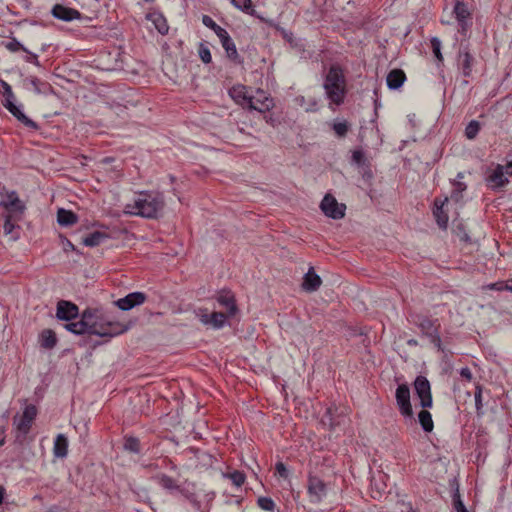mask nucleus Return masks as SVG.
<instances>
[{
    "label": "nucleus",
    "mask_w": 512,
    "mask_h": 512,
    "mask_svg": "<svg viewBox=\"0 0 512 512\" xmlns=\"http://www.w3.org/2000/svg\"><path fill=\"white\" fill-rule=\"evenodd\" d=\"M321 282L319 275L314 272L313 268H310L304 276L302 287L305 291L313 292L320 287Z\"/></svg>",
    "instance_id": "obj_23"
},
{
    "label": "nucleus",
    "mask_w": 512,
    "mask_h": 512,
    "mask_svg": "<svg viewBox=\"0 0 512 512\" xmlns=\"http://www.w3.org/2000/svg\"><path fill=\"white\" fill-rule=\"evenodd\" d=\"M25 52L28 54V56H27V58H26V61H27V62H31V63L38 64V57H37V55H36V54L31 53V52H29L28 50H27V51H25Z\"/></svg>",
    "instance_id": "obj_54"
},
{
    "label": "nucleus",
    "mask_w": 512,
    "mask_h": 512,
    "mask_svg": "<svg viewBox=\"0 0 512 512\" xmlns=\"http://www.w3.org/2000/svg\"><path fill=\"white\" fill-rule=\"evenodd\" d=\"M78 313V307L69 301L61 300L57 304L56 315L60 320L73 322L72 320L77 318Z\"/></svg>",
    "instance_id": "obj_18"
},
{
    "label": "nucleus",
    "mask_w": 512,
    "mask_h": 512,
    "mask_svg": "<svg viewBox=\"0 0 512 512\" xmlns=\"http://www.w3.org/2000/svg\"><path fill=\"white\" fill-rule=\"evenodd\" d=\"M247 108L265 113L274 106L273 99L263 90L258 89L254 95H250Z\"/></svg>",
    "instance_id": "obj_13"
},
{
    "label": "nucleus",
    "mask_w": 512,
    "mask_h": 512,
    "mask_svg": "<svg viewBox=\"0 0 512 512\" xmlns=\"http://www.w3.org/2000/svg\"><path fill=\"white\" fill-rule=\"evenodd\" d=\"M332 129L339 138L345 137L350 129V125L346 120H335L332 123Z\"/></svg>",
    "instance_id": "obj_34"
},
{
    "label": "nucleus",
    "mask_w": 512,
    "mask_h": 512,
    "mask_svg": "<svg viewBox=\"0 0 512 512\" xmlns=\"http://www.w3.org/2000/svg\"><path fill=\"white\" fill-rule=\"evenodd\" d=\"M229 478L231 479L232 483L237 487L243 485L246 479L245 474L240 471H234L230 473Z\"/></svg>",
    "instance_id": "obj_45"
},
{
    "label": "nucleus",
    "mask_w": 512,
    "mask_h": 512,
    "mask_svg": "<svg viewBox=\"0 0 512 512\" xmlns=\"http://www.w3.org/2000/svg\"><path fill=\"white\" fill-rule=\"evenodd\" d=\"M202 22L206 27L211 28L219 39L221 38L222 33L224 35L228 33L224 28L216 24V22L210 16L204 15Z\"/></svg>",
    "instance_id": "obj_35"
},
{
    "label": "nucleus",
    "mask_w": 512,
    "mask_h": 512,
    "mask_svg": "<svg viewBox=\"0 0 512 512\" xmlns=\"http://www.w3.org/2000/svg\"><path fill=\"white\" fill-rule=\"evenodd\" d=\"M414 389L420 400V405L423 408L432 407L431 386L427 378L421 375L417 376L414 381Z\"/></svg>",
    "instance_id": "obj_12"
},
{
    "label": "nucleus",
    "mask_w": 512,
    "mask_h": 512,
    "mask_svg": "<svg viewBox=\"0 0 512 512\" xmlns=\"http://www.w3.org/2000/svg\"><path fill=\"white\" fill-rule=\"evenodd\" d=\"M146 295L142 292H132L123 298L118 299L115 304L123 311H128L135 306L141 305L145 302Z\"/></svg>",
    "instance_id": "obj_17"
},
{
    "label": "nucleus",
    "mask_w": 512,
    "mask_h": 512,
    "mask_svg": "<svg viewBox=\"0 0 512 512\" xmlns=\"http://www.w3.org/2000/svg\"><path fill=\"white\" fill-rule=\"evenodd\" d=\"M475 408L478 416H481L484 414L483 412V402H482V388L480 386L476 387L475 393Z\"/></svg>",
    "instance_id": "obj_40"
},
{
    "label": "nucleus",
    "mask_w": 512,
    "mask_h": 512,
    "mask_svg": "<svg viewBox=\"0 0 512 512\" xmlns=\"http://www.w3.org/2000/svg\"><path fill=\"white\" fill-rule=\"evenodd\" d=\"M430 42H431V48H432L434 56L436 57V59L438 60L439 63H442L443 55L441 52L442 43H441L440 39L437 37H432Z\"/></svg>",
    "instance_id": "obj_36"
},
{
    "label": "nucleus",
    "mask_w": 512,
    "mask_h": 512,
    "mask_svg": "<svg viewBox=\"0 0 512 512\" xmlns=\"http://www.w3.org/2000/svg\"><path fill=\"white\" fill-rule=\"evenodd\" d=\"M408 344H409V345H417V341H416V340L411 339V340H409V341H408Z\"/></svg>",
    "instance_id": "obj_59"
},
{
    "label": "nucleus",
    "mask_w": 512,
    "mask_h": 512,
    "mask_svg": "<svg viewBox=\"0 0 512 512\" xmlns=\"http://www.w3.org/2000/svg\"><path fill=\"white\" fill-rule=\"evenodd\" d=\"M464 178V173L459 172L456 178L451 182L452 191L451 198L452 200L458 202L462 199V193L467 189V185L462 181Z\"/></svg>",
    "instance_id": "obj_24"
},
{
    "label": "nucleus",
    "mask_w": 512,
    "mask_h": 512,
    "mask_svg": "<svg viewBox=\"0 0 512 512\" xmlns=\"http://www.w3.org/2000/svg\"><path fill=\"white\" fill-rule=\"evenodd\" d=\"M486 288H488L490 290L503 291V290H505V282L500 281V282L491 283V284L487 285Z\"/></svg>",
    "instance_id": "obj_50"
},
{
    "label": "nucleus",
    "mask_w": 512,
    "mask_h": 512,
    "mask_svg": "<svg viewBox=\"0 0 512 512\" xmlns=\"http://www.w3.org/2000/svg\"><path fill=\"white\" fill-rule=\"evenodd\" d=\"M164 197L158 192H140L124 206V212L143 218H157L164 208Z\"/></svg>",
    "instance_id": "obj_2"
},
{
    "label": "nucleus",
    "mask_w": 512,
    "mask_h": 512,
    "mask_svg": "<svg viewBox=\"0 0 512 512\" xmlns=\"http://www.w3.org/2000/svg\"><path fill=\"white\" fill-rule=\"evenodd\" d=\"M351 160H352L353 164H355L359 167L366 165V162H367L364 152L360 149L354 150L352 152Z\"/></svg>",
    "instance_id": "obj_42"
},
{
    "label": "nucleus",
    "mask_w": 512,
    "mask_h": 512,
    "mask_svg": "<svg viewBox=\"0 0 512 512\" xmlns=\"http://www.w3.org/2000/svg\"><path fill=\"white\" fill-rule=\"evenodd\" d=\"M109 236L103 232L95 231L85 238H83L82 243L87 247H96L102 244Z\"/></svg>",
    "instance_id": "obj_29"
},
{
    "label": "nucleus",
    "mask_w": 512,
    "mask_h": 512,
    "mask_svg": "<svg viewBox=\"0 0 512 512\" xmlns=\"http://www.w3.org/2000/svg\"><path fill=\"white\" fill-rule=\"evenodd\" d=\"M219 40L222 44V47L225 49L227 56L232 60H237L238 52H237L236 46H235L233 40L231 39V37L229 36V34L227 33L224 35L222 33L221 38Z\"/></svg>",
    "instance_id": "obj_27"
},
{
    "label": "nucleus",
    "mask_w": 512,
    "mask_h": 512,
    "mask_svg": "<svg viewBox=\"0 0 512 512\" xmlns=\"http://www.w3.org/2000/svg\"><path fill=\"white\" fill-rule=\"evenodd\" d=\"M416 324L420 328L421 332L427 336L435 346L440 348L441 338L439 335L438 321L427 317H419Z\"/></svg>",
    "instance_id": "obj_11"
},
{
    "label": "nucleus",
    "mask_w": 512,
    "mask_h": 512,
    "mask_svg": "<svg viewBox=\"0 0 512 512\" xmlns=\"http://www.w3.org/2000/svg\"><path fill=\"white\" fill-rule=\"evenodd\" d=\"M505 172H506V176L507 175H512V161L509 162L508 164H506L505 166Z\"/></svg>",
    "instance_id": "obj_55"
},
{
    "label": "nucleus",
    "mask_w": 512,
    "mask_h": 512,
    "mask_svg": "<svg viewBox=\"0 0 512 512\" xmlns=\"http://www.w3.org/2000/svg\"><path fill=\"white\" fill-rule=\"evenodd\" d=\"M25 86L35 94H48L52 88L47 82H43L36 77H29L25 80Z\"/></svg>",
    "instance_id": "obj_22"
},
{
    "label": "nucleus",
    "mask_w": 512,
    "mask_h": 512,
    "mask_svg": "<svg viewBox=\"0 0 512 512\" xmlns=\"http://www.w3.org/2000/svg\"><path fill=\"white\" fill-rule=\"evenodd\" d=\"M65 328L73 334H92L100 337H115L125 331L128 327L117 321L115 317L103 309H86L81 319L69 322Z\"/></svg>",
    "instance_id": "obj_1"
},
{
    "label": "nucleus",
    "mask_w": 512,
    "mask_h": 512,
    "mask_svg": "<svg viewBox=\"0 0 512 512\" xmlns=\"http://www.w3.org/2000/svg\"><path fill=\"white\" fill-rule=\"evenodd\" d=\"M448 202V197L444 199L436 198L434 201L433 215L436 219L438 226L442 229H446L448 225V215L444 211V206Z\"/></svg>",
    "instance_id": "obj_19"
},
{
    "label": "nucleus",
    "mask_w": 512,
    "mask_h": 512,
    "mask_svg": "<svg viewBox=\"0 0 512 512\" xmlns=\"http://www.w3.org/2000/svg\"><path fill=\"white\" fill-rule=\"evenodd\" d=\"M68 249L74 250L75 247L69 240H66L65 250H68Z\"/></svg>",
    "instance_id": "obj_57"
},
{
    "label": "nucleus",
    "mask_w": 512,
    "mask_h": 512,
    "mask_svg": "<svg viewBox=\"0 0 512 512\" xmlns=\"http://www.w3.org/2000/svg\"><path fill=\"white\" fill-rule=\"evenodd\" d=\"M37 415V409L34 405H27L21 415H16L13 424L17 431L22 435H26Z\"/></svg>",
    "instance_id": "obj_10"
},
{
    "label": "nucleus",
    "mask_w": 512,
    "mask_h": 512,
    "mask_svg": "<svg viewBox=\"0 0 512 512\" xmlns=\"http://www.w3.org/2000/svg\"><path fill=\"white\" fill-rule=\"evenodd\" d=\"M124 448L133 453L140 452L139 440L135 437H127L124 442Z\"/></svg>",
    "instance_id": "obj_38"
},
{
    "label": "nucleus",
    "mask_w": 512,
    "mask_h": 512,
    "mask_svg": "<svg viewBox=\"0 0 512 512\" xmlns=\"http://www.w3.org/2000/svg\"><path fill=\"white\" fill-rule=\"evenodd\" d=\"M307 492L311 503H320L327 495V485L318 476L309 475Z\"/></svg>",
    "instance_id": "obj_9"
},
{
    "label": "nucleus",
    "mask_w": 512,
    "mask_h": 512,
    "mask_svg": "<svg viewBox=\"0 0 512 512\" xmlns=\"http://www.w3.org/2000/svg\"><path fill=\"white\" fill-rule=\"evenodd\" d=\"M505 167L503 165H497L487 171L486 183L491 189H499L508 183V178Z\"/></svg>",
    "instance_id": "obj_16"
},
{
    "label": "nucleus",
    "mask_w": 512,
    "mask_h": 512,
    "mask_svg": "<svg viewBox=\"0 0 512 512\" xmlns=\"http://www.w3.org/2000/svg\"><path fill=\"white\" fill-rule=\"evenodd\" d=\"M457 25L456 41H459V36L466 39L469 36V31L472 27V12L464 0H455L453 9L450 12V18L442 17L441 23L445 25Z\"/></svg>",
    "instance_id": "obj_4"
},
{
    "label": "nucleus",
    "mask_w": 512,
    "mask_h": 512,
    "mask_svg": "<svg viewBox=\"0 0 512 512\" xmlns=\"http://www.w3.org/2000/svg\"><path fill=\"white\" fill-rule=\"evenodd\" d=\"M15 228V224L7 217L3 226L5 234H11Z\"/></svg>",
    "instance_id": "obj_49"
},
{
    "label": "nucleus",
    "mask_w": 512,
    "mask_h": 512,
    "mask_svg": "<svg viewBox=\"0 0 512 512\" xmlns=\"http://www.w3.org/2000/svg\"><path fill=\"white\" fill-rule=\"evenodd\" d=\"M295 101L299 106L303 107L306 112H316L318 110V101L315 98H310L306 101L304 96H297Z\"/></svg>",
    "instance_id": "obj_33"
},
{
    "label": "nucleus",
    "mask_w": 512,
    "mask_h": 512,
    "mask_svg": "<svg viewBox=\"0 0 512 512\" xmlns=\"http://www.w3.org/2000/svg\"><path fill=\"white\" fill-rule=\"evenodd\" d=\"M325 96L329 106H340L344 103L347 89L346 79L342 68L339 65H331L323 82Z\"/></svg>",
    "instance_id": "obj_3"
},
{
    "label": "nucleus",
    "mask_w": 512,
    "mask_h": 512,
    "mask_svg": "<svg viewBox=\"0 0 512 512\" xmlns=\"http://www.w3.org/2000/svg\"><path fill=\"white\" fill-rule=\"evenodd\" d=\"M505 290L512 292V279H509L505 282Z\"/></svg>",
    "instance_id": "obj_56"
},
{
    "label": "nucleus",
    "mask_w": 512,
    "mask_h": 512,
    "mask_svg": "<svg viewBox=\"0 0 512 512\" xmlns=\"http://www.w3.org/2000/svg\"><path fill=\"white\" fill-rule=\"evenodd\" d=\"M57 343L56 335L51 330H44L40 335V344L43 348L52 349Z\"/></svg>",
    "instance_id": "obj_32"
},
{
    "label": "nucleus",
    "mask_w": 512,
    "mask_h": 512,
    "mask_svg": "<svg viewBox=\"0 0 512 512\" xmlns=\"http://www.w3.org/2000/svg\"><path fill=\"white\" fill-rule=\"evenodd\" d=\"M57 222L61 226H71L77 222V216L70 210L60 208L57 211Z\"/></svg>",
    "instance_id": "obj_28"
},
{
    "label": "nucleus",
    "mask_w": 512,
    "mask_h": 512,
    "mask_svg": "<svg viewBox=\"0 0 512 512\" xmlns=\"http://www.w3.org/2000/svg\"><path fill=\"white\" fill-rule=\"evenodd\" d=\"M275 470L279 477L284 478V479L288 478L289 472L284 463L277 462L275 465Z\"/></svg>",
    "instance_id": "obj_48"
},
{
    "label": "nucleus",
    "mask_w": 512,
    "mask_h": 512,
    "mask_svg": "<svg viewBox=\"0 0 512 512\" xmlns=\"http://www.w3.org/2000/svg\"><path fill=\"white\" fill-rule=\"evenodd\" d=\"M454 507L457 512H468V510L466 509L465 505L463 504L459 497L454 500Z\"/></svg>",
    "instance_id": "obj_51"
},
{
    "label": "nucleus",
    "mask_w": 512,
    "mask_h": 512,
    "mask_svg": "<svg viewBox=\"0 0 512 512\" xmlns=\"http://www.w3.org/2000/svg\"><path fill=\"white\" fill-rule=\"evenodd\" d=\"M230 97L243 108H247L249 102L250 95L246 86L244 85H235L229 90Z\"/></svg>",
    "instance_id": "obj_21"
},
{
    "label": "nucleus",
    "mask_w": 512,
    "mask_h": 512,
    "mask_svg": "<svg viewBox=\"0 0 512 512\" xmlns=\"http://www.w3.org/2000/svg\"><path fill=\"white\" fill-rule=\"evenodd\" d=\"M4 87H5V93H4L3 106L24 126H26L28 128L36 129L37 124L24 114V112L22 110V105H17L14 102V94L11 90V87L5 82H4Z\"/></svg>",
    "instance_id": "obj_5"
},
{
    "label": "nucleus",
    "mask_w": 512,
    "mask_h": 512,
    "mask_svg": "<svg viewBox=\"0 0 512 512\" xmlns=\"http://www.w3.org/2000/svg\"><path fill=\"white\" fill-rule=\"evenodd\" d=\"M20 203V200L16 194V192L12 191L7 195V200L2 202V204L7 208H17Z\"/></svg>",
    "instance_id": "obj_43"
},
{
    "label": "nucleus",
    "mask_w": 512,
    "mask_h": 512,
    "mask_svg": "<svg viewBox=\"0 0 512 512\" xmlns=\"http://www.w3.org/2000/svg\"><path fill=\"white\" fill-rule=\"evenodd\" d=\"M153 17V22L155 23V27L158 32L162 35L166 34L168 32V25L166 20L162 17V15H153Z\"/></svg>",
    "instance_id": "obj_41"
},
{
    "label": "nucleus",
    "mask_w": 512,
    "mask_h": 512,
    "mask_svg": "<svg viewBox=\"0 0 512 512\" xmlns=\"http://www.w3.org/2000/svg\"><path fill=\"white\" fill-rule=\"evenodd\" d=\"M199 56H200V59L208 64L211 62L212 60V57H211V53H210V50L208 47L204 46V45H200V48H199Z\"/></svg>",
    "instance_id": "obj_47"
},
{
    "label": "nucleus",
    "mask_w": 512,
    "mask_h": 512,
    "mask_svg": "<svg viewBox=\"0 0 512 512\" xmlns=\"http://www.w3.org/2000/svg\"><path fill=\"white\" fill-rule=\"evenodd\" d=\"M460 45L457 55V68L464 77H470L472 75V69L475 63V58L470 53L469 44L466 39H459Z\"/></svg>",
    "instance_id": "obj_7"
},
{
    "label": "nucleus",
    "mask_w": 512,
    "mask_h": 512,
    "mask_svg": "<svg viewBox=\"0 0 512 512\" xmlns=\"http://www.w3.org/2000/svg\"><path fill=\"white\" fill-rule=\"evenodd\" d=\"M68 453V439L64 434H58L53 444V454L57 458H65Z\"/></svg>",
    "instance_id": "obj_26"
},
{
    "label": "nucleus",
    "mask_w": 512,
    "mask_h": 512,
    "mask_svg": "<svg viewBox=\"0 0 512 512\" xmlns=\"http://www.w3.org/2000/svg\"><path fill=\"white\" fill-rule=\"evenodd\" d=\"M460 375L462 378L470 381L472 379V372L468 367L461 368Z\"/></svg>",
    "instance_id": "obj_53"
},
{
    "label": "nucleus",
    "mask_w": 512,
    "mask_h": 512,
    "mask_svg": "<svg viewBox=\"0 0 512 512\" xmlns=\"http://www.w3.org/2000/svg\"><path fill=\"white\" fill-rule=\"evenodd\" d=\"M154 479L158 485H160L162 488H164L170 492L179 490V485L176 483V481L172 477H170L168 475L160 474V475L155 476Z\"/></svg>",
    "instance_id": "obj_30"
},
{
    "label": "nucleus",
    "mask_w": 512,
    "mask_h": 512,
    "mask_svg": "<svg viewBox=\"0 0 512 512\" xmlns=\"http://www.w3.org/2000/svg\"><path fill=\"white\" fill-rule=\"evenodd\" d=\"M196 316L204 326L214 330L222 329L228 324V320L232 318L226 313L218 311L209 312L208 309H198Z\"/></svg>",
    "instance_id": "obj_6"
},
{
    "label": "nucleus",
    "mask_w": 512,
    "mask_h": 512,
    "mask_svg": "<svg viewBox=\"0 0 512 512\" xmlns=\"http://www.w3.org/2000/svg\"><path fill=\"white\" fill-rule=\"evenodd\" d=\"M3 45L10 52H18L19 50L27 51V49L16 39L4 42Z\"/></svg>",
    "instance_id": "obj_44"
},
{
    "label": "nucleus",
    "mask_w": 512,
    "mask_h": 512,
    "mask_svg": "<svg viewBox=\"0 0 512 512\" xmlns=\"http://www.w3.org/2000/svg\"><path fill=\"white\" fill-rule=\"evenodd\" d=\"M405 80V73L400 69H394L390 71L386 79L388 88L392 90L400 88Z\"/></svg>",
    "instance_id": "obj_25"
},
{
    "label": "nucleus",
    "mask_w": 512,
    "mask_h": 512,
    "mask_svg": "<svg viewBox=\"0 0 512 512\" xmlns=\"http://www.w3.org/2000/svg\"><path fill=\"white\" fill-rule=\"evenodd\" d=\"M371 486H372V487H374V486H375V487H376V489H377L375 492H373L372 497H373V498H381V497H382V495H383V493H384V491H385V485H384L383 487H378V486L376 485V483H373V482H372Z\"/></svg>",
    "instance_id": "obj_52"
},
{
    "label": "nucleus",
    "mask_w": 512,
    "mask_h": 512,
    "mask_svg": "<svg viewBox=\"0 0 512 512\" xmlns=\"http://www.w3.org/2000/svg\"><path fill=\"white\" fill-rule=\"evenodd\" d=\"M215 299L220 307L226 310V314L231 317H235L239 311L235 295L232 291L222 289L217 292Z\"/></svg>",
    "instance_id": "obj_15"
},
{
    "label": "nucleus",
    "mask_w": 512,
    "mask_h": 512,
    "mask_svg": "<svg viewBox=\"0 0 512 512\" xmlns=\"http://www.w3.org/2000/svg\"><path fill=\"white\" fill-rule=\"evenodd\" d=\"M480 130L478 121L472 120L465 128V135L468 139H474Z\"/></svg>",
    "instance_id": "obj_37"
},
{
    "label": "nucleus",
    "mask_w": 512,
    "mask_h": 512,
    "mask_svg": "<svg viewBox=\"0 0 512 512\" xmlns=\"http://www.w3.org/2000/svg\"><path fill=\"white\" fill-rule=\"evenodd\" d=\"M52 15L55 18H57L59 20H63V21H72V20L80 18V12L79 11H77L75 9H72V8H69V7H65V6L60 5V4H56L52 8Z\"/></svg>",
    "instance_id": "obj_20"
},
{
    "label": "nucleus",
    "mask_w": 512,
    "mask_h": 512,
    "mask_svg": "<svg viewBox=\"0 0 512 512\" xmlns=\"http://www.w3.org/2000/svg\"><path fill=\"white\" fill-rule=\"evenodd\" d=\"M418 421L425 432H431L434 428L431 413L427 410H421L418 413Z\"/></svg>",
    "instance_id": "obj_31"
},
{
    "label": "nucleus",
    "mask_w": 512,
    "mask_h": 512,
    "mask_svg": "<svg viewBox=\"0 0 512 512\" xmlns=\"http://www.w3.org/2000/svg\"><path fill=\"white\" fill-rule=\"evenodd\" d=\"M396 403L401 415L413 419V410L410 402V389L407 384L398 385L395 392Z\"/></svg>",
    "instance_id": "obj_8"
},
{
    "label": "nucleus",
    "mask_w": 512,
    "mask_h": 512,
    "mask_svg": "<svg viewBox=\"0 0 512 512\" xmlns=\"http://www.w3.org/2000/svg\"><path fill=\"white\" fill-rule=\"evenodd\" d=\"M320 208L323 213L332 219H341L345 215V205L339 204L335 197L327 194L321 201Z\"/></svg>",
    "instance_id": "obj_14"
},
{
    "label": "nucleus",
    "mask_w": 512,
    "mask_h": 512,
    "mask_svg": "<svg viewBox=\"0 0 512 512\" xmlns=\"http://www.w3.org/2000/svg\"><path fill=\"white\" fill-rule=\"evenodd\" d=\"M232 1V4L242 10V11H245V12H249L250 10H252V3H251V0H231Z\"/></svg>",
    "instance_id": "obj_46"
},
{
    "label": "nucleus",
    "mask_w": 512,
    "mask_h": 512,
    "mask_svg": "<svg viewBox=\"0 0 512 512\" xmlns=\"http://www.w3.org/2000/svg\"><path fill=\"white\" fill-rule=\"evenodd\" d=\"M257 504L264 511L272 512L275 509V503L270 497H259Z\"/></svg>",
    "instance_id": "obj_39"
},
{
    "label": "nucleus",
    "mask_w": 512,
    "mask_h": 512,
    "mask_svg": "<svg viewBox=\"0 0 512 512\" xmlns=\"http://www.w3.org/2000/svg\"><path fill=\"white\" fill-rule=\"evenodd\" d=\"M4 444L3 433L0 431V447Z\"/></svg>",
    "instance_id": "obj_58"
}]
</instances>
